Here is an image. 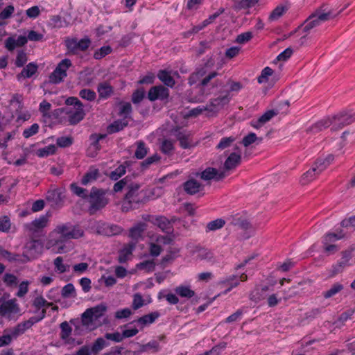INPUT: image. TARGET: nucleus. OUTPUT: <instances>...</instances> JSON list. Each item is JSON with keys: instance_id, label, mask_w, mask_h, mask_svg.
<instances>
[{"instance_id": "nucleus-26", "label": "nucleus", "mask_w": 355, "mask_h": 355, "mask_svg": "<svg viewBox=\"0 0 355 355\" xmlns=\"http://www.w3.org/2000/svg\"><path fill=\"white\" fill-rule=\"evenodd\" d=\"M180 252L178 248H169L167 254L162 257L161 264L165 267L167 263L173 261L178 257Z\"/></svg>"}, {"instance_id": "nucleus-44", "label": "nucleus", "mask_w": 355, "mask_h": 355, "mask_svg": "<svg viewBox=\"0 0 355 355\" xmlns=\"http://www.w3.org/2000/svg\"><path fill=\"white\" fill-rule=\"evenodd\" d=\"M274 71L269 67H265L261 73V75L258 77L257 81L259 83H266L268 81L269 76H272Z\"/></svg>"}, {"instance_id": "nucleus-1", "label": "nucleus", "mask_w": 355, "mask_h": 355, "mask_svg": "<svg viewBox=\"0 0 355 355\" xmlns=\"http://www.w3.org/2000/svg\"><path fill=\"white\" fill-rule=\"evenodd\" d=\"M140 187L141 185L136 182L128 184V190L122 201L121 211L123 212L139 209L147 201L146 194L140 190Z\"/></svg>"}, {"instance_id": "nucleus-27", "label": "nucleus", "mask_w": 355, "mask_h": 355, "mask_svg": "<svg viewBox=\"0 0 355 355\" xmlns=\"http://www.w3.org/2000/svg\"><path fill=\"white\" fill-rule=\"evenodd\" d=\"M135 248V243H129L127 246L124 247L119 251L118 261L121 263L127 261L128 257L132 254L133 250Z\"/></svg>"}, {"instance_id": "nucleus-8", "label": "nucleus", "mask_w": 355, "mask_h": 355, "mask_svg": "<svg viewBox=\"0 0 355 355\" xmlns=\"http://www.w3.org/2000/svg\"><path fill=\"white\" fill-rule=\"evenodd\" d=\"M65 189L62 188H55L47 191L46 200L52 207H60L62 205L64 198Z\"/></svg>"}, {"instance_id": "nucleus-39", "label": "nucleus", "mask_w": 355, "mask_h": 355, "mask_svg": "<svg viewBox=\"0 0 355 355\" xmlns=\"http://www.w3.org/2000/svg\"><path fill=\"white\" fill-rule=\"evenodd\" d=\"M37 70V65L35 63H29L26 67L23 69L21 73L19 76H21L24 78H30L34 75Z\"/></svg>"}, {"instance_id": "nucleus-10", "label": "nucleus", "mask_w": 355, "mask_h": 355, "mask_svg": "<svg viewBox=\"0 0 355 355\" xmlns=\"http://www.w3.org/2000/svg\"><path fill=\"white\" fill-rule=\"evenodd\" d=\"M180 128L177 127L172 130L174 132L177 139L180 142V146L184 149H189L198 144V142H193L190 138L191 135L189 133H185L184 132L180 131Z\"/></svg>"}, {"instance_id": "nucleus-13", "label": "nucleus", "mask_w": 355, "mask_h": 355, "mask_svg": "<svg viewBox=\"0 0 355 355\" xmlns=\"http://www.w3.org/2000/svg\"><path fill=\"white\" fill-rule=\"evenodd\" d=\"M169 96L168 89L162 85L152 87L148 93V98L150 101H155L157 99L165 100Z\"/></svg>"}, {"instance_id": "nucleus-18", "label": "nucleus", "mask_w": 355, "mask_h": 355, "mask_svg": "<svg viewBox=\"0 0 355 355\" xmlns=\"http://www.w3.org/2000/svg\"><path fill=\"white\" fill-rule=\"evenodd\" d=\"M324 6H322L319 9L316 10L314 14L320 21V22H324L329 20H331L338 17L342 10L338 11L337 13H334L331 10H326L324 8Z\"/></svg>"}, {"instance_id": "nucleus-37", "label": "nucleus", "mask_w": 355, "mask_h": 355, "mask_svg": "<svg viewBox=\"0 0 355 355\" xmlns=\"http://www.w3.org/2000/svg\"><path fill=\"white\" fill-rule=\"evenodd\" d=\"M133 182H131L130 178L128 176H126L114 184L113 191L116 193L122 191L124 188L128 190V184H131Z\"/></svg>"}, {"instance_id": "nucleus-55", "label": "nucleus", "mask_w": 355, "mask_h": 355, "mask_svg": "<svg viewBox=\"0 0 355 355\" xmlns=\"http://www.w3.org/2000/svg\"><path fill=\"white\" fill-rule=\"evenodd\" d=\"M11 227V223L8 216L0 217V231L2 232H9Z\"/></svg>"}, {"instance_id": "nucleus-21", "label": "nucleus", "mask_w": 355, "mask_h": 355, "mask_svg": "<svg viewBox=\"0 0 355 355\" xmlns=\"http://www.w3.org/2000/svg\"><path fill=\"white\" fill-rule=\"evenodd\" d=\"M97 91L100 98H107L114 92L113 87L106 81L98 85Z\"/></svg>"}, {"instance_id": "nucleus-17", "label": "nucleus", "mask_w": 355, "mask_h": 355, "mask_svg": "<svg viewBox=\"0 0 355 355\" xmlns=\"http://www.w3.org/2000/svg\"><path fill=\"white\" fill-rule=\"evenodd\" d=\"M47 223L48 218L46 216H42L35 219L31 223L26 225V228L29 232L35 233L44 228L47 225Z\"/></svg>"}, {"instance_id": "nucleus-61", "label": "nucleus", "mask_w": 355, "mask_h": 355, "mask_svg": "<svg viewBox=\"0 0 355 355\" xmlns=\"http://www.w3.org/2000/svg\"><path fill=\"white\" fill-rule=\"evenodd\" d=\"M252 38V33L250 31L245 32L237 35L235 42L239 44H245Z\"/></svg>"}, {"instance_id": "nucleus-36", "label": "nucleus", "mask_w": 355, "mask_h": 355, "mask_svg": "<svg viewBox=\"0 0 355 355\" xmlns=\"http://www.w3.org/2000/svg\"><path fill=\"white\" fill-rule=\"evenodd\" d=\"M288 10L286 6H278L270 13L269 20L274 21L278 19Z\"/></svg>"}, {"instance_id": "nucleus-47", "label": "nucleus", "mask_w": 355, "mask_h": 355, "mask_svg": "<svg viewBox=\"0 0 355 355\" xmlns=\"http://www.w3.org/2000/svg\"><path fill=\"white\" fill-rule=\"evenodd\" d=\"M122 231L123 229L120 226L116 225H107L104 228L105 234L108 236L118 235L121 234Z\"/></svg>"}, {"instance_id": "nucleus-60", "label": "nucleus", "mask_w": 355, "mask_h": 355, "mask_svg": "<svg viewBox=\"0 0 355 355\" xmlns=\"http://www.w3.org/2000/svg\"><path fill=\"white\" fill-rule=\"evenodd\" d=\"M112 49L110 46H102L98 51H96L94 54V58L96 60L101 59L105 55L110 53Z\"/></svg>"}, {"instance_id": "nucleus-50", "label": "nucleus", "mask_w": 355, "mask_h": 355, "mask_svg": "<svg viewBox=\"0 0 355 355\" xmlns=\"http://www.w3.org/2000/svg\"><path fill=\"white\" fill-rule=\"evenodd\" d=\"M76 290L73 284L69 283L65 285L61 291L62 297L67 298L71 296L75 297Z\"/></svg>"}, {"instance_id": "nucleus-48", "label": "nucleus", "mask_w": 355, "mask_h": 355, "mask_svg": "<svg viewBox=\"0 0 355 355\" xmlns=\"http://www.w3.org/2000/svg\"><path fill=\"white\" fill-rule=\"evenodd\" d=\"M70 189L71 191L77 196L84 199L87 198L88 195L87 194V189L78 186L76 183H72L70 185Z\"/></svg>"}, {"instance_id": "nucleus-5", "label": "nucleus", "mask_w": 355, "mask_h": 355, "mask_svg": "<svg viewBox=\"0 0 355 355\" xmlns=\"http://www.w3.org/2000/svg\"><path fill=\"white\" fill-rule=\"evenodd\" d=\"M72 65L71 61L65 58L58 63L55 70L49 76V83L58 84L63 81L67 77V69Z\"/></svg>"}, {"instance_id": "nucleus-40", "label": "nucleus", "mask_w": 355, "mask_h": 355, "mask_svg": "<svg viewBox=\"0 0 355 355\" xmlns=\"http://www.w3.org/2000/svg\"><path fill=\"white\" fill-rule=\"evenodd\" d=\"M343 289V284H341L340 283H336L331 287L330 289H329L328 291H325L323 293V296L326 299L330 298L332 296H334V295H336L337 293H338L339 292H340Z\"/></svg>"}, {"instance_id": "nucleus-35", "label": "nucleus", "mask_w": 355, "mask_h": 355, "mask_svg": "<svg viewBox=\"0 0 355 355\" xmlns=\"http://www.w3.org/2000/svg\"><path fill=\"white\" fill-rule=\"evenodd\" d=\"M94 320V318L92 316L90 310L88 309L81 315L82 324L87 328L92 329V326Z\"/></svg>"}, {"instance_id": "nucleus-31", "label": "nucleus", "mask_w": 355, "mask_h": 355, "mask_svg": "<svg viewBox=\"0 0 355 355\" xmlns=\"http://www.w3.org/2000/svg\"><path fill=\"white\" fill-rule=\"evenodd\" d=\"M159 79L164 83V84L168 87H173L175 84V80L169 74L168 72L164 70L159 71L157 75Z\"/></svg>"}, {"instance_id": "nucleus-53", "label": "nucleus", "mask_w": 355, "mask_h": 355, "mask_svg": "<svg viewBox=\"0 0 355 355\" xmlns=\"http://www.w3.org/2000/svg\"><path fill=\"white\" fill-rule=\"evenodd\" d=\"M63 259L61 257H58L54 260L55 268L60 273H64L69 270V266L63 264Z\"/></svg>"}, {"instance_id": "nucleus-14", "label": "nucleus", "mask_w": 355, "mask_h": 355, "mask_svg": "<svg viewBox=\"0 0 355 355\" xmlns=\"http://www.w3.org/2000/svg\"><path fill=\"white\" fill-rule=\"evenodd\" d=\"M184 192L188 195H195L204 189V186L193 178H189L182 184Z\"/></svg>"}, {"instance_id": "nucleus-23", "label": "nucleus", "mask_w": 355, "mask_h": 355, "mask_svg": "<svg viewBox=\"0 0 355 355\" xmlns=\"http://www.w3.org/2000/svg\"><path fill=\"white\" fill-rule=\"evenodd\" d=\"M233 9L239 11L253 7L259 2V0H233Z\"/></svg>"}, {"instance_id": "nucleus-4", "label": "nucleus", "mask_w": 355, "mask_h": 355, "mask_svg": "<svg viewBox=\"0 0 355 355\" xmlns=\"http://www.w3.org/2000/svg\"><path fill=\"white\" fill-rule=\"evenodd\" d=\"M25 251L22 254V262H28L36 259L42 253L43 244L38 240L33 239L26 243L24 246Z\"/></svg>"}, {"instance_id": "nucleus-58", "label": "nucleus", "mask_w": 355, "mask_h": 355, "mask_svg": "<svg viewBox=\"0 0 355 355\" xmlns=\"http://www.w3.org/2000/svg\"><path fill=\"white\" fill-rule=\"evenodd\" d=\"M155 263L153 260H146L137 265L140 270H145L147 272H151L155 270Z\"/></svg>"}, {"instance_id": "nucleus-16", "label": "nucleus", "mask_w": 355, "mask_h": 355, "mask_svg": "<svg viewBox=\"0 0 355 355\" xmlns=\"http://www.w3.org/2000/svg\"><path fill=\"white\" fill-rule=\"evenodd\" d=\"M230 98L229 96L228 92L223 96H219L218 98L212 99L210 101V104L207 105L208 107H209V112L214 114L216 113L225 105L227 104L230 102Z\"/></svg>"}, {"instance_id": "nucleus-34", "label": "nucleus", "mask_w": 355, "mask_h": 355, "mask_svg": "<svg viewBox=\"0 0 355 355\" xmlns=\"http://www.w3.org/2000/svg\"><path fill=\"white\" fill-rule=\"evenodd\" d=\"M262 137H257L255 133L250 132L243 138L241 144L245 147H248L250 145L252 144L253 143H255L256 141L261 142L262 141Z\"/></svg>"}, {"instance_id": "nucleus-46", "label": "nucleus", "mask_w": 355, "mask_h": 355, "mask_svg": "<svg viewBox=\"0 0 355 355\" xmlns=\"http://www.w3.org/2000/svg\"><path fill=\"white\" fill-rule=\"evenodd\" d=\"M345 237V234L340 232L339 233H327L324 236L323 243H330L336 240L341 239Z\"/></svg>"}, {"instance_id": "nucleus-54", "label": "nucleus", "mask_w": 355, "mask_h": 355, "mask_svg": "<svg viewBox=\"0 0 355 355\" xmlns=\"http://www.w3.org/2000/svg\"><path fill=\"white\" fill-rule=\"evenodd\" d=\"M79 96L89 101H93L96 98V93L89 89H83L80 91Z\"/></svg>"}, {"instance_id": "nucleus-28", "label": "nucleus", "mask_w": 355, "mask_h": 355, "mask_svg": "<svg viewBox=\"0 0 355 355\" xmlns=\"http://www.w3.org/2000/svg\"><path fill=\"white\" fill-rule=\"evenodd\" d=\"M128 125V122L125 119L116 120L108 125L107 130L108 133L113 134L122 130Z\"/></svg>"}, {"instance_id": "nucleus-19", "label": "nucleus", "mask_w": 355, "mask_h": 355, "mask_svg": "<svg viewBox=\"0 0 355 355\" xmlns=\"http://www.w3.org/2000/svg\"><path fill=\"white\" fill-rule=\"evenodd\" d=\"M318 175H320L319 172L312 166L301 175L299 183L301 186H306L313 182Z\"/></svg>"}, {"instance_id": "nucleus-15", "label": "nucleus", "mask_w": 355, "mask_h": 355, "mask_svg": "<svg viewBox=\"0 0 355 355\" xmlns=\"http://www.w3.org/2000/svg\"><path fill=\"white\" fill-rule=\"evenodd\" d=\"M334 160V155L329 154L325 157H320L313 162V166L320 174L322 171L325 170Z\"/></svg>"}, {"instance_id": "nucleus-32", "label": "nucleus", "mask_w": 355, "mask_h": 355, "mask_svg": "<svg viewBox=\"0 0 355 355\" xmlns=\"http://www.w3.org/2000/svg\"><path fill=\"white\" fill-rule=\"evenodd\" d=\"M109 345L103 338H98L91 347V353L97 355L101 350Z\"/></svg>"}, {"instance_id": "nucleus-33", "label": "nucleus", "mask_w": 355, "mask_h": 355, "mask_svg": "<svg viewBox=\"0 0 355 355\" xmlns=\"http://www.w3.org/2000/svg\"><path fill=\"white\" fill-rule=\"evenodd\" d=\"M175 293L182 297L191 298L194 296L195 292L189 286H180L175 289Z\"/></svg>"}, {"instance_id": "nucleus-41", "label": "nucleus", "mask_w": 355, "mask_h": 355, "mask_svg": "<svg viewBox=\"0 0 355 355\" xmlns=\"http://www.w3.org/2000/svg\"><path fill=\"white\" fill-rule=\"evenodd\" d=\"M235 225L238 226L243 230L247 231L250 230L252 232L255 231V227L252 225V223L246 219L239 218Z\"/></svg>"}, {"instance_id": "nucleus-51", "label": "nucleus", "mask_w": 355, "mask_h": 355, "mask_svg": "<svg viewBox=\"0 0 355 355\" xmlns=\"http://www.w3.org/2000/svg\"><path fill=\"white\" fill-rule=\"evenodd\" d=\"M56 147L55 145H49L37 150V155L40 157H46L55 153Z\"/></svg>"}, {"instance_id": "nucleus-2", "label": "nucleus", "mask_w": 355, "mask_h": 355, "mask_svg": "<svg viewBox=\"0 0 355 355\" xmlns=\"http://www.w3.org/2000/svg\"><path fill=\"white\" fill-rule=\"evenodd\" d=\"M209 62L208 61L204 66L197 68L196 71L192 73L188 79L190 85L198 83L197 86L200 89L202 94L205 93V88L209 84H211L213 87L218 86L216 81L211 83V80L214 79L218 73L216 71L208 72L207 67Z\"/></svg>"}, {"instance_id": "nucleus-6", "label": "nucleus", "mask_w": 355, "mask_h": 355, "mask_svg": "<svg viewBox=\"0 0 355 355\" xmlns=\"http://www.w3.org/2000/svg\"><path fill=\"white\" fill-rule=\"evenodd\" d=\"M344 115L339 114L332 117H326L322 119L321 120L317 121L309 128H308L306 132L307 133H317L323 129L329 127L332 124H336L337 122H343L344 121Z\"/></svg>"}, {"instance_id": "nucleus-43", "label": "nucleus", "mask_w": 355, "mask_h": 355, "mask_svg": "<svg viewBox=\"0 0 355 355\" xmlns=\"http://www.w3.org/2000/svg\"><path fill=\"white\" fill-rule=\"evenodd\" d=\"M137 148L135 153V157L137 159H143L147 154V149L145 147V144L142 141H139L137 143Z\"/></svg>"}, {"instance_id": "nucleus-29", "label": "nucleus", "mask_w": 355, "mask_h": 355, "mask_svg": "<svg viewBox=\"0 0 355 355\" xmlns=\"http://www.w3.org/2000/svg\"><path fill=\"white\" fill-rule=\"evenodd\" d=\"M0 255L10 262H19L21 263H26L21 261H23V257L21 258L19 254L16 253H11L5 249H0Z\"/></svg>"}, {"instance_id": "nucleus-63", "label": "nucleus", "mask_w": 355, "mask_h": 355, "mask_svg": "<svg viewBox=\"0 0 355 355\" xmlns=\"http://www.w3.org/2000/svg\"><path fill=\"white\" fill-rule=\"evenodd\" d=\"M159 156L157 154H155L150 157H147L144 161H143L141 163V166L143 169H146L152 164L159 162Z\"/></svg>"}, {"instance_id": "nucleus-3", "label": "nucleus", "mask_w": 355, "mask_h": 355, "mask_svg": "<svg viewBox=\"0 0 355 355\" xmlns=\"http://www.w3.org/2000/svg\"><path fill=\"white\" fill-rule=\"evenodd\" d=\"M107 191L93 187L87 197L89 203L88 211L90 215L94 214L97 211L104 208L109 202L106 197Z\"/></svg>"}, {"instance_id": "nucleus-11", "label": "nucleus", "mask_w": 355, "mask_h": 355, "mask_svg": "<svg viewBox=\"0 0 355 355\" xmlns=\"http://www.w3.org/2000/svg\"><path fill=\"white\" fill-rule=\"evenodd\" d=\"M241 162V155L239 153L233 152L230 154L224 162L222 172H225V177L229 172L234 170Z\"/></svg>"}, {"instance_id": "nucleus-20", "label": "nucleus", "mask_w": 355, "mask_h": 355, "mask_svg": "<svg viewBox=\"0 0 355 355\" xmlns=\"http://www.w3.org/2000/svg\"><path fill=\"white\" fill-rule=\"evenodd\" d=\"M155 224L166 234H173V228L171 225V220L166 217L160 216L155 218Z\"/></svg>"}, {"instance_id": "nucleus-64", "label": "nucleus", "mask_w": 355, "mask_h": 355, "mask_svg": "<svg viewBox=\"0 0 355 355\" xmlns=\"http://www.w3.org/2000/svg\"><path fill=\"white\" fill-rule=\"evenodd\" d=\"M145 96V92L143 89H137L132 95V101L135 104L139 103Z\"/></svg>"}, {"instance_id": "nucleus-24", "label": "nucleus", "mask_w": 355, "mask_h": 355, "mask_svg": "<svg viewBox=\"0 0 355 355\" xmlns=\"http://www.w3.org/2000/svg\"><path fill=\"white\" fill-rule=\"evenodd\" d=\"M147 225L145 223H139L130 228L129 236L135 239L138 240L141 237L142 233L146 229Z\"/></svg>"}, {"instance_id": "nucleus-9", "label": "nucleus", "mask_w": 355, "mask_h": 355, "mask_svg": "<svg viewBox=\"0 0 355 355\" xmlns=\"http://www.w3.org/2000/svg\"><path fill=\"white\" fill-rule=\"evenodd\" d=\"M196 177H200L205 181H209L214 180L216 181H220L225 178V172H222L216 168L207 167L201 173H196Z\"/></svg>"}, {"instance_id": "nucleus-25", "label": "nucleus", "mask_w": 355, "mask_h": 355, "mask_svg": "<svg viewBox=\"0 0 355 355\" xmlns=\"http://www.w3.org/2000/svg\"><path fill=\"white\" fill-rule=\"evenodd\" d=\"M99 176L100 173L98 169L90 168L83 177L81 184L83 185H87L96 180Z\"/></svg>"}, {"instance_id": "nucleus-62", "label": "nucleus", "mask_w": 355, "mask_h": 355, "mask_svg": "<svg viewBox=\"0 0 355 355\" xmlns=\"http://www.w3.org/2000/svg\"><path fill=\"white\" fill-rule=\"evenodd\" d=\"M72 143L73 138L71 137H61L56 140L57 145L61 148L69 147Z\"/></svg>"}, {"instance_id": "nucleus-59", "label": "nucleus", "mask_w": 355, "mask_h": 355, "mask_svg": "<svg viewBox=\"0 0 355 355\" xmlns=\"http://www.w3.org/2000/svg\"><path fill=\"white\" fill-rule=\"evenodd\" d=\"M84 232L82 229H80L78 226H74L72 229L70 228V232L67 233L68 239H77L78 238H80L83 236Z\"/></svg>"}, {"instance_id": "nucleus-38", "label": "nucleus", "mask_w": 355, "mask_h": 355, "mask_svg": "<svg viewBox=\"0 0 355 355\" xmlns=\"http://www.w3.org/2000/svg\"><path fill=\"white\" fill-rule=\"evenodd\" d=\"M160 349V346L156 340H152L147 344L140 345L139 352H145L148 350H152L153 352H157Z\"/></svg>"}, {"instance_id": "nucleus-22", "label": "nucleus", "mask_w": 355, "mask_h": 355, "mask_svg": "<svg viewBox=\"0 0 355 355\" xmlns=\"http://www.w3.org/2000/svg\"><path fill=\"white\" fill-rule=\"evenodd\" d=\"M69 114V123L70 125H76L82 121L85 115L83 107L77 108L76 111H67Z\"/></svg>"}, {"instance_id": "nucleus-42", "label": "nucleus", "mask_w": 355, "mask_h": 355, "mask_svg": "<svg viewBox=\"0 0 355 355\" xmlns=\"http://www.w3.org/2000/svg\"><path fill=\"white\" fill-rule=\"evenodd\" d=\"M88 309L90 310L92 316L94 318V320H96L104 314L107 307L103 304H99Z\"/></svg>"}, {"instance_id": "nucleus-30", "label": "nucleus", "mask_w": 355, "mask_h": 355, "mask_svg": "<svg viewBox=\"0 0 355 355\" xmlns=\"http://www.w3.org/2000/svg\"><path fill=\"white\" fill-rule=\"evenodd\" d=\"M160 314L157 311L152 312L149 314L144 315L142 317L138 318L136 321L143 326L146 324H152L155 320L159 317Z\"/></svg>"}, {"instance_id": "nucleus-12", "label": "nucleus", "mask_w": 355, "mask_h": 355, "mask_svg": "<svg viewBox=\"0 0 355 355\" xmlns=\"http://www.w3.org/2000/svg\"><path fill=\"white\" fill-rule=\"evenodd\" d=\"M320 21L318 19V18L315 16V15L312 13L302 24L301 26H298V28L294 31L295 33L300 27L302 26H304L303 28V31L306 33L305 35L302 36L300 38L301 44H304V40L309 33L310 31L320 24Z\"/></svg>"}, {"instance_id": "nucleus-7", "label": "nucleus", "mask_w": 355, "mask_h": 355, "mask_svg": "<svg viewBox=\"0 0 355 355\" xmlns=\"http://www.w3.org/2000/svg\"><path fill=\"white\" fill-rule=\"evenodd\" d=\"M20 313V307L15 298L8 300L0 304V315L11 319L15 315Z\"/></svg>"}, {"instance_id": "nucleus-49", "label": "nucleus", "mask_w": 355, "mask_h": 355, "mask_svg": "<svg viewBox=\"0 0 355 355\" xmlns=\"http://www.w3.org/2000/svg\"><path fill=\"white\" fill-rule=\"evenodd\" d=\"M277 110H268L259 118V124H264L265 123L269 121L273 116H277Z\"/></svg>"}, {"instance_id": "nucleus-57", "label": "nucleus", "mask_w": 355, "mask_h": 355, "mask_svg": "<svg viewBox=\"0 0 355 355\" xmlns=\"http://www.w3.org/2000/svg\"><path fill=\"white\" fill-rule=\"evenodd\" d=\"M234 141L235 138L234 137H223L217 145L216 148L218 150H224L230 147Z\"/></svg>"}, {"instance_id": "nucleus-56", "label": "nucleus", "mask_w": 355, "mask_h": 355, "mask_svg": "<svg viewBox=\"0 0 355 355\" xmlns=\"http://www.w3.org/2000/svg\"><path fill=\"white\" fill-rule=\"evenodd\" d=\"M126 172L125 166L120 165L114 171L110 174V178L113 180H116L123 175Z\"/></svg>"}, {"instance_id": "nucleus-52", "label": "nucleus", "mask_w": 355, "mask_h": 355, "mask_svg": "<svg viewBox=\"0 0 355 355\" xmlns=\"http://www.w3.org/2000/svg\"><path fill=\"white\" fill-rule=\"evenodd\" d=\"M60 338L63 340L67 339L71 334L72 328L69 326L67 321H64L60 324Z\"/></svg>"}, {"instance_id": "nucleus-45", "label": "nucleus", "mask_w": 355, "mask_h": 355, "mask_svg": "<svg viewBox=\"0 0 355 355\" xmlns=\"http://www.w3.org/2000/svg\"><path fill=\"white\" fill-rule=\"evenodd\" d=\"M225 225V220L217 218L207 223V229L208 231H215L222 228Z\"/></svg>"}]
</instances>
